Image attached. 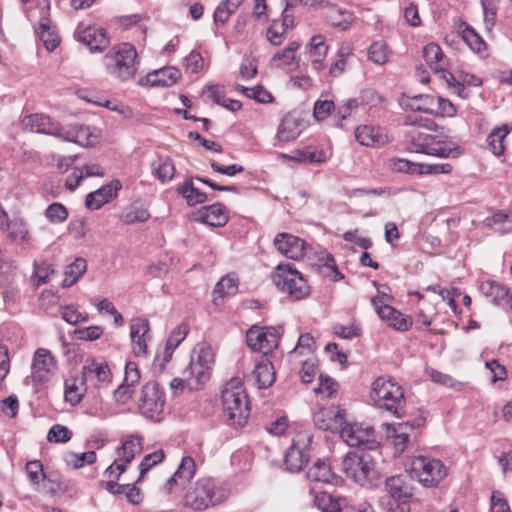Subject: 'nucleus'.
Masks as SVG:
<instances>
[{
  "label": "nucleus",
  "instance_id": "1",
  "mask_svg": "<svg viewBox=\"0 0 512 512\" xmlns=\"http://www.w3.org/2000/svg\"><path fill=\"white\" fill-rule=\"evenodd\" d=\"M404 123L414 126L405 134V141L411 152L440 158H456L463 153V150L458 145L452 144L447 136L430 134L420 129L433 130L436 125L431 119L408 115Z\"/></svg>",
  "mask_w": 512,
  "mask_h": 512
},
{
  "label": "nucleus",
  "instance_id": "2",
  "mask_svg": "<svg viewBox=\"0 0 512 512\" xmlns=\"http://www.w3.org/2000/svg\"><path fill=\"white\" fill-rule=\"evenodd\" d=\"M222 405L228 420L234 426L246 424L250 414L248 395L239 378H232L222 388Z\"/></svg>",
  "mask_w": 512,
  "mask_h": 512
},
{
  "label": "nucleus",
  "instance_id": "3",
  "mask_svg": "<svg viewBox=\"0 0 512 512\" xmlns=\"http://www.w3.org/2000/svg\"><path fill=\"white\" fill-rule=\"evenodd\" d=\"M371 398L375 405L400 418L404 415L405 398L403 389L391 379L379 377L373 382Z\"/></svg>",
  "mask_w": 512,
  "mask_h": 512
},
{
  "label": "nucleus",
  "instance_id": "4",
  "mask_svg": "<svg viewBox=\"0 0 512 512\" xmlns=\"http://www.w3.org/2000/svg\"><path fill=\"white\" fill-rule=\"evenodd\" d=\"M412 496L413 488L408 476H391L385 480V494L380 498V505L387 512H410Z\"/></svg>",
  "mask_w": 512,
  "mask_h": 512
},
{
  "label": "nucleus",
  "instance_id": "5",
  "mask_svg": "<svg viewBox=\"0 0 512 512\" xmlns=\"http://www.w3.org/2000/svg\"><path fill=\"white\" fill-rule=\"evenodd\" d=\"M423 57L434 74L443 80L452 93L457 94L463 99L469 96L466 87L448 71L449 61L438 44L433 42L427 44L423 48Z\"/></svg>",
  "mask_w": 512,
  "mask_h": 512
},
{
  "label": "nucleus",
  "instance_id": "6",
  "mask_svg": "<svg viewBox=\"0 0 512 512\" xmlns=\"http://www.w3.org/2000/svg\"><path fill=\"white\" fill-rule=\"evenodd\" d=\"M225 498L224 491L210 477L197 480L194 487L185 495V505L193 510L202 511L210 506L221 503Z\"/></svg>",
  "mask_w": 512,
  "mask_h": 512
},
{
  "label": "nucleus",
  "instance_id": "7",
  "mask_svg": "<svg viewBox=\"0 0 512 512\" xmlns=\"http://www.w3.org/2000/svg\"><path fill=\"white\" fill-rule=\"evenodd\" d=\"M106 65L120 80L134 77L137 71V51L130 43L115 45L105 55Z\"/></svg>",
  "mask_w": 512,
  "mask_h": 512
},
{
  "label": "nucleus",
  "instance_id": "8",
  "mask_svg": "<svg viewBox=\"0 0 512 512\" xmlns=\"http://www.w3.org/2000/svg\"><path fill=\"white\" fill-rule=\"evenodd\" d=\"M272 279L280 291L287 293L295 300L304 299L310 294L306 280L290 263L279 264L272 274Z\"/></svg>",
  "mask_w": 512,
  "mask_h": 512
},
{
  "label": "nucleus",
  "instance_id": "9",
  "mask_svg": "<svg viewBox=\"0 0 512 512\" xmlns=\"http://www.w3.org/2000/svg\"><path fill=\"white\" fill-rule=\"evenodd\" d=\"M342 469L347 477L364 486L378 477L373 457L364 452L347 453L342 462Z\"/></svg>",
  "mask_w": 512,
  "mask_h": 512
},
{
  "label": "nucleus",
  "instance_id": "10",
  "mask_svg": "<svg viewBox=\"0 0 512 512\" xmlns=\"http://www.w3.org/2000/svg\"><path fill=\"white\" fill-rule=\"evenodd\" d=\"M214 353L209 346L199 348L196 356L191 357L189 365L182 371L186 386L190 390H198L209 379Z\"/></svg>",
  "mask_w": 512,
  "mask_h": 512
},
{
  "label": "nucleus",
  "instance_id": "11",
  "mask_svg": "<svg viewBox=\"0 0 512 512\" xmlns=\"http://www.w3.org/2000/svg\"><path fill=\"white\" fill-rule=\"evenodd\" d=\"M409 473L424 486L434 487L447 476V469L440 460L419 455L411 459Z\"/></svg>",
  "mask_w": 512,
  "mask_h": 512
},
{
  "label": "nucleus",
  "instance_id": "12",
  "mask_svg": "<svg viewBox=\"0 0 512 512\" xmlns=\"http://www.w3.org/2000/svg\"><path fill=\"white\" fill-rule=\"evenodd\" d=\"M165 404V393L157 382H148L141 388L138 410L142 416L152 421H161Z\"/></svg>",
  "mask_w": 512,
  "mask_h": 512
},
{
  "label": "nucleus",
  "instance_id": "13",
  "mask_svg": "<svg viewBox=\"0 0 512 512\" xmlns=\"http://www.w3.org/2000/svg\"><path fill=\"white\" fill-rule=\"evenodd\" d=\"M340 436L349 446L362 450H375L379 445L376 431L360 423L345 424L340 430Z\"/></svg>",
  "mask_w": 512,
  "mask_h": 512
},
{
  "label": "nucleus",
  "instance_id": "14",
  "mask_svg": "<svg viewBox=\"0 0 512 512\" xmlns=\"http://www.w3.org/2000/svg\"><path fill=\"white\" fill-rule=\"evenodd\" d=\"M39 10L38 28L36 33L48 51H53L60 44L56 27L49 18L50 3L48 0H33Z\"/></svg>",
  "mask_w": 512,
  "mask_h": 512
},
{
  "label": "nucleus",
  "instance_id": "15",
  "mask_svg": "<svg viewBox=\"0 0 512 512\" xmlns=\"http://www.w3.org/2000/svg\"><path fill=\"white\" fill-rule=\"evenodd\" d=\"M247 345L254 351L268 354L280 341V332L276 327L252 326L246 334Z\"/></svg>",
  "mask_w": 512,
  "mask_h": 512
},
{
  "label": "nucleus",
  "instance_id": "16",
  "mask_svg": "<svg viewBox=\"0 0 512 512\" xmlns=\"http://www.w3.org/2000/svg\"><path fill=\"white\" fill-rule=\"evenodd\" d=\"M389 300L390 296L383 294L381 297L372 298L371 303L378 316L387 321L391 327L403 332L409 330L412 325L411 318L391 307L387 303Z\"/></svg>",
  "mask_w": 512,
  "mask_h": 512
},
{
  "label": "nucleus",
  "instance_id": "17",
  "mask_svg": "<svg viewBox=\"0 0 512 512\" xmlns=\"http://www.w3.org/2000/svg\"><path fill=\"white\" fill-rule=\"evenodd\" d=\"M81 380L85 385L91 384L95 388H101L111 382L112 373L104 360L88 359L82 367Z\"/></svg>",
  "mask_w": 512,
  "mask_h": 512
},
{
  "label": "nucleus",
  "instance_id": "18",
  "mask_svg": "<svg viewBox=\"0 0 512 512\" xmlns=\"http://www.w3.org/2000/svg\"><path fill=\"white\" fill-rule=\"evenodd\" d=\"M143 439L139 435H130L122 441V445L117 448L116 458V480H118L122 473L127 469L128 464L135 458L136 455L140 454L143 449Z\"/></svg>",
  "mask_w": 512,
  "mask_h": 512
},
{
  "label": "nucleus",
  "instance_id": "19",
  "mask_svg": "<svg viewBox=\"0 0 512 512\" xmlns=\"http://www.w3.org/2000/svg\"><path fill=\"white\" fill-rule=\"evenodd\" d=\"M273 243L279 253L293 260L303 258L310 249L303 239L289 233L277 234Z\"/></svg>",
  "mask_w": 512,
  "mask_h": 512
},
{
  "label": "nucleus",
  "instance_id": "20",
  "mask_svg": "<svg viewBox=\"0 0 512 512\" xmlns=\"http://www.w3.org/2000/svg\"><path fill=\"white\" fill-rule=\"evenodd\" d=\"M55 368L56 362L49 350L39 348L35 351L31 364L33 382H46L53 375Z\"/></svg>",
  "mask_w": 512,
  "mask_h": 512
},
{
  "label": "nucleus",
  "instance_id": "21",
  "mask_svg": "<svg viewBox=\"0 0 512 512\" xmlns=\"http://www.w3.org/2000/svg\"><path fill=\"white\" fill-rule=\"evenodd\" d=\"M315 426L323 431L341 430L344 424V412L339 406L320 407L313 414Z\"/></svg>",
  "mask_w": 512,
  "mask_h": 512
},
{
  "label": "nucleus",
  "instance_id": "22",
  "mask_svg": "<svg viewBox=\"0 0 512 512\" xmlns=\"http://www.w3.org/2000/svg\"><path fill=\"white\" fill-rule=\"evenodd\" d=\"M75 34L78 41L83 43L91 52L102 51L109 44L106 31L103 28L79 24Z\"/></svg>",
  "mask_w": 512,
  "mask_h": 512
},
{
  "label": "nucleus",
  "instance_id": "23",
  "mask_svg": "<svg viewBox=\"0 0 512 512\" xmlns=\"http://www.w3.org/2000/svg\"><path fill=\"white\" fill-rule=\"evenodd\" d=\"M149 331L150 327L147 319L138 317L131 320L130 338L132 351L138 357H145L147 355V342L151 338Z\"/></svg>",
  "mask_w": 512,
  "mask_h": 512
},
{
  "label": "nucleus",
  "instance_id": "24",
  "mask_svg": "<svg viewBox=\"0 0 512 512\" xmlns=\"http://www.w3.org/2000/svg\"><path fill=\"white\" fill-rule=\"evenodd\" d=\"M22 124L24 129L30 132L52 135L57 138L60 135L61 125L44 114L35 113L25 116Z\"/></svg>",
  "mask_w": 512,
  "mask_h": 512
},
{
  "label": "nucleus",
  "instance_id": "25",
  "mask_svg": "<svg viewBox=\"0 0 512 512\" xmlns=\"http://www.w3.org/2000/svg\"><path fill=\"white\" fill-rule=\"evenodd\" d=\"M194 215L195 220L212 227H223L229 219L226 208L220 203L204 206Z\"/></svg>",
  "mask_w": 512,
  "mask_h": 512
},
{
  "label": "nucleus",
  "instance_id": "26",
  "mask_svg": "<svg viewBox=\"0 0 512 512\" xmlns=\"http://www.w3.org/2000/svg\"><path fill=\"white\" fill-rule=\"evenodd\" d=\"M355 138L361 145L368 147H381L390 142L383 128L368 125L357 127Z\"/></svg>",
  "mask_w": 512,
  "mask_h": 512
},
{
  "label": "nucleus",
  "instance_id": "27",
  "mask_svg": "<svg viewBox=\"0 0 512 512\" xmlns=\"http://www.w3.org/2000/svg\"><path fill=\"white\" fill-rule=\"evenodd\" d=\"M309 458L310 452L308 446H300L298 442L293 441L284 456L286 470L291 473L300 472L309 461Z\"/></svg>",
  "mask_w": 512,
  "mask_h": 512
},
{
  "label": "nucleus",
  "instance_id": "28",
  "mask_svg": "<svg viewBox=\"0 0 512 512\" xmlns=\"http://www.w3.org/2000/svg\"><path fill=\"white\" fill-rule=\"evenodd\" d=\"M58 138L62 141L73 142L87 147L93 144L95 136L91 127L75 124L68 128L61 126Z\"/></svg>",
  "mask_w": 512,
  "mask_h": 512
},
{
  "label": "nucleus",
  "instance_id": "29",
  "mask_svg": "<svg viewBox=\"0 0 512 512\" xmlns=\"http://www.w3.org/2000/svg\"><path fill=\"white\" fill-rule=\"evenodd\" d=\"M120 187L119 181H112L110 184L103 185L98 190L89 193L85 199L86 207L91 210L100 209L104 204L116 197Z\"/></svg>",
  "mask_w": 512,
  "mask_h": 512
},
{
  "label": "nucleus",
  "instance_id": "30",
  "mask_svg": "<svg viewBox=\"0 0 512 512\" xmlns=\"http://www.w3.org/2000/svg\"><path fill=\"white\" fill-rule=\"evenodd\" d=\"M195 472L196 464L194 459L190 456L183 457L177 470L166 483L168 491L171 492L174 485L187 484L194 477Z\"/></svg>",
  "mask_w": 512,
  "mask_h": 512
},
{
  "label": "nucleus",
  "instance_id": "31",
  "mask_svg": "<svg viewBox=\"0 0 512 512\" xmlns=\"http://www.w3.org/2000/svg\"><path fill=\"white\" fill-rule=\"evenodd\" d=\"M328 46L322 35L313 36L306 46V54L314 70L323 68V61L327 55Z\"/></svg>",
  "mask_w": 512,
  "mask_h": 512
},
{
  "label": "nucleus",
  "instance_id": "32",
  "mask_svg": "<svg viewBox=\"0 0 512 512\" xmlns=\"http://www.w3.org/2000/svg\"><path fill=\"white\" fill-rule=\"evenodd\" d=\"M301 121L293 114H286L281 120L278 131L277 139L281 142L294 141L301 133Z\"/></svg>",
  "mask_w": 512,
  "mask_h": 512
},
{
  "label": "nucleus",
  "instance_id": "33",
  "mask_svg": "<svg viewBox=\"0 0 512 512\" xmlns=\"http://www.w3.org/2000/svg\"><path fill=\"white\" fill-rule=\"evenodd\" d=\"M251 379L259 389L270 387L275 381V371L272 363L268 360L258 363L251 373Z\"/></svg>",
  "mask_w": 512,
  "mask_h": 512
},
{
  "label": "nucleus",
  "instance_id": "34",
  "mask_svg": "<svg viewBox=\"0 0 512 512\" xmlns=\"http://www.w3.org/2000/svg\"><path fill=\"white\" fill-rule=\"evenodd\" d=\"M181 73L175 67H164L155 70L147 75V82L152 86L169 87L177 83L180 79Z\"/></svg>",
  "mask_w": 512,
  "mask_h": 512
},
{
  "label": "nucleus",
  "instance_id": "35",
  "mask_svg": "<svg viewBox=\"0 0 512 512\" xmlns=\"http://www.w3.org/2000/svg\"><path fill=\"white\" fill-rule=\"evenodd\" d=\"M4 230L7 231V238L16 244L23 245L30 241L27 223L21 218L10 220Z\"/></svg>",
  "mask_w": 512,
  "mask_h": 512
},
{
  "label": "nucleus",
  "instance_id": "36",
  "mask_svg": "<svg viewBox=\"0 0 512 512\" xmlns=\"http://www.w3.org/2000/svg\"><path fill=\"white\" fill-rule=\"evenodd\" d=\"M202 93L207 94L214 103L231 111H237L242 106L239 101L226 98L223 87L217 84L205 86Z\"/></svg>",
  "mask_w": 512,
  "mask_h": 512
},
{
  "label": "nucleus",
  "instance_id": "37",
  "mask_svg": "<svg viewBox=\"0 0 512 512\" xmlns=\"http://www.w3.org/2000/svg\"><path fill=\"white\" fill-rule=\"evenodd\" d=\"M307 478L311 481L323 483H336L338 478L332 472L331 467L324 461H316L307 472Z\"/></svg>",
  "mask_w": 512,
  "mask_h": 512
},
{
  "label": "nucleus",
  "instance_id": "38",
  "mask_svg": "<svg viewBox=\"0 0 512 512\" xmlns=\"http://www.w3.org/2000/svg\"><path fill=\"white\" fill-rule=\"evenodd\" d=\"M177 192L186 199L187 204L190 206L207 201L206 193L194 186L192 178L186 179L184 183L177 188Z\"/></svg>",
  "mask_w": 512,
  "mask_h": 512
},
{
  "label": "nucleus",
  "instance_id": "39",
  "mask_svg": "<svg viewBox=\"0 0 512 512\" xmlns=\"http://www.w3.org/2000/svg\"><path fill=\"white\" fill-rule=\"evenodd\" d=\"M327 17L330 24L341 31L348 30L356 19L352 12L338 7L332 8Z\"/></svg>",
  "mask_w": 512,
  "mask_h": 512
},
{
  "label": "nucleus",
  "instance_id": "40",
  "mask_svg": "<svg viewBox=\"0 0 512 512\" xmlns=\"http://www.w3.org/2000/svg\"><path fill=\"white\" fill-rule=\"evenodd\" d=\"M482 290L485 295L491 297L492 302L498 306H505L512 293L507 287L496 282H486L482 284Z\"/></svg>",
  "mask_w": 512,
  "mask_h": 512
},
{
  "label": "nucleus",
  "instance_id": "41",
  "mask_svg": "<svg viewBox=\"0 0 512 512\" xmlns=\"http://www.w3.org/2000/svg\"><path fill=\"white\" fill-rule=\"evenodd\" d=\"M238 290L237 278L226 275L222 277L215 285L213 290L214 303L218 304L219 299H223L225 296L235 295Z\"/></svg>",
  "mask_w": 512,
  "mask_h": 512
},
{
  "label": "nucleus",
  "instance_id": "42",
  "mask_svg": "<svg viewBox=\"0 0 512 512\" xmlns=\"http://www.w3.org/2000/svg\"><path fill=\"white\" fill-rule=\"evenodd\" d=\"M86 390L87 387L81 378L67 380L65 381V400L71 405H77L81 402Z\"/></svg>",
  "mask_w": 512,
  "mask_h": 512
},
{
  "label": "nucleus",
  "instance_id": "43",
  "mask_svg": "<svg viewBox=\"0 0 512 512\" xmlns=\"http://www.w3.org/2000/svg\"><path fill=\"white\" fill-rule=\"evenodd\" d=\"M87 262L83 258H76L64 271L63 287H70L75 284L86 272Z\"/></svg>",
  "mask_w": 512,
  "mask_h": 512
},
{
  "label": "nucleus",
  "instance_id": "44",
  "mask_svg": "<svg viewBox=\"0 0 512 512\" xmlns=\"http://www.w3.org/2000/svg\"><path fill=\"white\" fill-rule=\"evenodd\" d=\"M353 54V49L350 44L343 43L339 46L335 59L330 66L329 74L333 77L341 75L347 63V60Z\"/></svg>",
  "mask_w": 512,
  "mask_h": 512
},
{
  "label": "nucleus",
  "instance_id": "45",
  "mask_svg": "<svg viewBox=\"0 0 512 512\" xmlns=\"http://www.w3.org/2000/svg\"><path fill=\"white\" fill-rule=\"evenodd\" d=\"M152 173L164 183L173 178L175 167L168 157H159L152 163Z\"/></svg>",
  "mask_w": 512,
  "mask_h": 512
},
{
  "label": "nucleus",
  "instance_id": "46",
  "mask_svg": "<svg viewBox=\"0 0 512 512\" xmlns=\"http://www.w3.org/2000/svg\"><path fill=\"white\" fill-rule=\"evenodd\" d=\"M292 159L300 163L319 164L326 161V156L322 149H319L315 146H307L301 150H298Z\"/></svg>",
  "mask_w": 512,
  "mask_h": 512
},
{
  "label": "nucleus",
  "instance_id": "47",
  "mask_svg": "<svg viewBox=\"0 0 512 512\" xmlns=\"http://www.w3.org/2000/svg\"><path fill=\"white\" fill-rule=\"evenodd\" d=\"M242 2L243 0H222L213 15L215 23L225 24Z\"/></svg>",
  "mask_w": 512,
  "mask_h": 512
},
{
  "label": "nucleus",
  "instance_id": "48",
  "mask_svg": "<svg viewBox=\"0 0 512 512\" xmlns=\"http://www.w3.org/2000/svg\"><path fill=\"white\" fill-rule=\"evenodd\" d=\"M436 97L428 94H418L409 98L407 106L413 111L424 112L433 115Z\"/></svg>",
  "mask_w": 512,
  "mask_h": 512
},
{
  "label": "nucleus",
  "instance_id": "49",
  "mask_svg": "<svg viewBox=\"0 0 512 512\" xmlns=\"http://www.w3.org/2000/svg\"><path fill=\"white\" fill-rule=\"evenodd\" d=\"M508 133L509 130L507 126L503 125L493 129L492 132L488 135L487 144L494 155L500 156L503 154L505 149L503 141Z\"/></svg>",
  "mask_w": 512,
  "mask_h": 512
},
{
  "label": "nucleus",
  "instance_id": "50",
  "mask_svg": "<svg viewBox=\"0 0 512 512\" xmlns=\"http://www.w3.org/2000/svg\"><path fill=\"white\" fill-rule=\"evenodd\" d=\"M149 217L150 214L147 209L136 205H130L124 209L120 219L123 223L131 225L135 223H143L147 221Z\"/></svg>",
  "mask_w": 512,
  "mask_h": 512
},
{
  "label": "nucleus",
  "instance_id": "51",
  "mask_svg": "<svg viewBox=\"0 0 512 512\" xmlns=\"http://www.w3.org/2000/svg\"><path fill=\"white\" fill-rule=\"evenodd\" d=\"M314 504L322 512H341L340 499H334L325 492L315 495Z\"/></svg>",
  "mask_w": 512,
  "mask_h": 512
},
{
  "label": "nucleus",
  "instance_id": "52",
  "mask_svg": "<svg viewBox=\"0 0 512 512\" xmlns=\"http://www.w3.org/2000/svg\"><path fill=\"white\" fill-rule=\"evenodd\" d=\"M430 379L439 385L449 387L456 391H461L465 387V383L455 380L452 376L442 373L435 369L428 370Z\"/></svg>",
  "mask_w": 512,
  "mask_h": 512
},
{
  "label": "nucleus",
  "instance_id": "53",
  "mask_svg": "<svg viewBox=\"0 0 512 512\" xmlns=\"http://www.w3.org/2000/svg\"><path fill=\"white\" fill-rule=\"evenodd\" d=\"M480 3L483 10L485 28L490 32L495 25L499 0H480Z\"/></svg>",
  "mask_w": 512,
  "mask_h": 512
},
{
  "label": "nucleus",
  "instance_id": "54",
  "mask_svg": "<svg viewBox=\"0 0 512 512\" xmlns=\"http://www.w3.org/2000/svg\"><path fill=\"white\" fill-rule=\"evenodd\" d=\"M64 461L67 465L78 469L81 468L85 463L93 464L96 461V453L94 451H88L81 454L67 452L64 455Z\"/></svg>",
  "mask_w": 512,
  "mask_h": 512
},
{
  "label": "nucleus",
  "instance_id": "55",
  "mask_svg": "<svg viewBox=\"0 0 512 512\" xmlns=\"http://www.w3.org/2000/svg\"><path fill=\"white\" fill-rule=\"evenodd\" d=\"M462 39L466 42L469 48L476 53H481L486 49V43L470 26H466L465 29L462 30Z\"/></svg>",
  "mask_w": 512,
  "mask_h": 512
},
{
  "label": "nucleus",
  "instance_id": "56",
  "mask_svg": "<svg viewBox=\"0 0 512 512\" xmlns=\"http://www.w3.org/2000/svg\"><path fill=\"white\" fill-rule=\"evenodd\" d=\"M368 57L378 65L385 64L389 58L387 45L383 41L373 42L368 49Z\"/></svg>",
  "mask_w": 512,
  "mask_h": 512
},
{
  "label": "nucleus",
  "instance_id": "57",
  "mask_svg": "<svg viewBox=\"0 0 512 512\" xmlns=\"http://www.w3.org/2000/svg\"><path fill=\"white\" fill-rule=\"evenodd\" d=\"M60 314L64 321L72 325H76L81 322H87L89 320L88 314L78 311L74 305H67L62 307Z\"/></svg>",
  "mask_w": 512,
  "mask_h": 512
},
{
  "label": "nucleus",
  "instance_id": "58",
  "mask_svg": "<svg viewBox=\"0 0 512 512\" xmlns=\"http://www.w3.org/2000/svg\"><path fill=\"white\" fill-rule=\"evenodd\" d=\"M163 450H157L153 453L146 455L140 463V474L137 482L141 481L145 474L156 464L160 463L164 459Z\"/></svg>",
  "mask_w": 512,
  "mask_h": 512
},
{
  "label": "nucleus",
  "instance_id": "59",
  "mask_svg": "<svg viewBox=\"0 0 512 512\" xmlns=\"http://www.w3.org/2000/svg\"><path fill=\"white\" fill-rule=\"evenodd\" d=\"M46 218L53 224L62 223L68 217L66 207L61 203H52L45 210Z\"/></svg>",
  "mask_w": 512,
  "mask_h": 512
},
{
  "label": "nucleus",
  "instance_id": "60",
  "mask_svg": "<svg viewBox=\"0 0 512 512\" xmlns=\"http://www.w3.org/2000/svg\"><path fill=\"white\" fill-rule=\"evenodd\" d=\"M72 438V431L66 426L56 424L53 425L47 434V440L55 443H66Z\"/></svg>",
  "mask_w": 512,
  "mask_h": 512
},
{
  "label": "nucleus",
  "instance_id": "61",
  "mask_svg": "<svg viewBox=\"0 0 512 512\" xmlns=\"http://www.w3.org/2000/svg\"><path fill=\"white\" fill-rule=\"evenodd\" d=\"M457 113L455 106L447 99L436 97L433 115L442 117H452Z\"/></svg>",
  "mask_w": 512,
  "mask_h": 512
},
{
  "label": "nucleus",
  "instance_id": "62",
  "mask_svg": "<svg viewBox=\"0 0 512 512\" xmlns=\"http://www.w3.org/2000/svg\"><path fill=\"white\" fill-rule=\"evenodd\" d=\"M103 334V328L101 326H89L85 328L76 329L74 335L79 340L93 341L97 340Z\"/></svg>",
  "mask_w": 512,
  "mask_h": 512
},
{
  "label": "nucleus",
  "instance_id": "63",
  "mask_svg": "<svg viewBox=\"0 0 512 512\" xmlns=\"http://www.w3.org/2000/svg\"><path fill=\"white\" fill-rule=\"evenodd\" d=\"M319 271L322 275L330 277L333 281H337L343 278V275L336 267L335 260L331 254H327L326 261L324 265L319 267Z\"/></svg>",
  "mask_w": 512,
  "mask_h": 512
},
{
  "label": "nucleus",
  "instance_id": "64",
  "mask_svg": "<svg viewBox=\"0 0 512 512\" xmlns=\"http://www.w3.org/2000/svg\"><path fill=\"white\" fill-rule=\"evenodd\" d=\"M295 58L293 53L284 48L272 57L271 62L276 67H290L296 64Z\"/></svg>",
  "mask_w": 512,
  "mask_h": 512
}]
</instances>
